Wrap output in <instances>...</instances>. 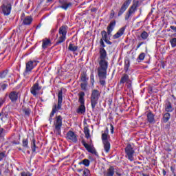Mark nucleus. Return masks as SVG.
<instances>
[{
	"mask_svg": "<svg viewBox=\"0 0 176 176\" xmlns=\"http://www.w3.org/2000/svg\"><path fill=\"white\" fill-rule=\"evenodd\" d=\"M99 67L97 69L98 76L99 78V82L101 86H105L107 82V71L108 69L109 63L105 60L107 58V50L104 48H100L99 50Z\"/></svg>",
	"mask_w": 176,
	"mask_h": 176,
	"instance_id": "nucleus-1",
	"label": "nucleus"
},
{
	"mask_svg": "<svg viewBox=\"0 0 176 176\" xmlns=\"http://www.w3.org/2000/svg\"><path fill=\"white\" fill-rule=\"evenodd\" d=\"M12 5H13V0H3L0 7V12L4 16H9L12 12Z\"/></svg>",
	"mask_w": 176,
	"mask_h": 176,
	"instance_id": "nucleus-2",
	"label": "nucleus"
},
{
	"mask_svg": "<svg viewBox=\"0 0 176 176\" xmlns=\"http://www.w3.org/2000/svg\"><path fill=\"white\" fill-rule=\"evenodd\" d=\"M101 97V92L97 89L92 90L90 97L91 107L92 109H96V107L98 104V100Z\"/></svg>",
	"mask_w": 176,
	"mask_h": 176,
	"instance_id": "nucleus-3",
	"label": "nucleus"
},
{
	"mask_svg": "<svg viewBox=\"0 0 176 176\" xmlns=\"http://www.w3.org/2000/svg\"><path fill=\"white\" fill-rule=\"evenodd\" d=\"M85 94L83 91H80L78 94V102L80 104V105L76 109V113H79V115H83V113H86V107L85 106Z\"/></svg>",
	"mask_w": 176,
	"mask_h": 176,
	"instance_id": "nucleus-4",
	"label": "nucleus"
},
{
	"mask_svg": "<svg viewBox=\"0 0 176 176\" xmlns=\"http://www.w3.org/2000/svg\"><path fill=\"white\" fill-rule=\"evenodd\" d=\"M63 126V118L61 116L56 117L54 122V132L56 135H61V127Z\"/></svg>",
	"mask_w": 176,
	"mask_h": 176,
	"instance_id": "nucleus-5",
	"label": "nucleus"
},
{
	"mask_svg": "<svg viewBox=\"0 0 176 176\" xmlns=\"http://www.w3.org/2000/svg\"><path fill=\"white\" fill-rule=\"evenodd\" d=\"M109 138L110 137L108 135V131H104V133L102 134V141L104 152H106V153H109V151L111 150V143L108 140Z\"/></svg>",
	"mask_w": 176,
	"mask_h": 176,
	"instance_id": "nucleus-6",
	"label": "nucleus"
},
{
	"mask_svg": "<svg viewBox=\"0 0 176 176\" xmlns=\"http://www.w3.org/2000/svg\"><path fill=\"white\" fill-rule=\"evenodd\" d=\"M135 153V151L134 150V147L131 146V144H128L125 148V157L130 162H133L134 160V155Z\"/></svg>",
	"mask_w": 176,
	"mask_h": 176,
	"instance_id": "nucleus-7",
	"label": "nucleus"
},
{
	"mask_svg": "<svg viewBox=\"0 0 176 176\" xmlns=\"http://www.w3.org/2000/svg\"><path fill=\"white\" fill-rule=\"evenodd\" d=\"M36 67V61L35 60H29L26 63L25 69L23 72L24 76H28L32 72V69H34Z\"/></svg>",
	"mask_w": 176,
	"mask_h": 176,
	"instance_id": "nucleus-8",
	"label": "nucleus"
},
{
	"mask_svg": "<svg viewBox=\"0 0 176 176\" xmlns=\"http://www.w3.org/2000/svg\"><path fill=\"white\" fill-rule=\"evenodd\" d=\"M81 144L83 145V146L85 147L87 151L89 152V153H92L93 155H95V156H98V153H97V151H96V148H94L93 143H91H91L89 144L86 143L85 140H82L81 141Z\"/></svg>",
	"mask_w": 176,
	"mask_h": 176,
	"instance_id": "nucleus-9",
	"label": "nucleus"
},
{
	"mask_svg": "<svg viewBox=\"0 0 176 176\" xmlns=\"http://www.w3.org/2000/svg\"><path fill=\"white\" fill-rule=\"evenodd\" d=\"M61 107H63V91H60L58 94V104H55L52 107V111L54 112H58L61 109Z\"/></svg>",
	"mask_w": 176,
	"mask_h": 176,
	"instance_id": "nucleus-10",
	"label": "nucleus"
},
{
	"mask_svg": "<svg viewBox=\"0 0 176 176\" xmlns=\"http://www.w3.org/2000/svg\"><path fill=\"white\" fill-rule=\"evenodd\" d=\"M66 138L69 142H74V144L78 142V135L72 131H69L67 133Z\"/></svg>",
	"mask_w": 176,
	"mask_h": 176,
	"instance_id": "nucleus-11",
	"label": "nucleus"
},
{
	"mask_svg": "<svg viewBox=\"0 0 176 176\" xmlns=\"http://www.w3.org/2000/svg\"><path fill=\"white\" fill-rule=\"evenodd\" d=\"M40 90H42V86L39 85V82L36 81L35 84L30 88V92L32 96H36L39 94Z\"/></svg>",
	"mask_w": 176,
	"mask_h": 176,
	"instance_id": "nucleus-12",
	"label": "nucleus"
},
{
	"mask_svg": "<svg viewBox=\"0 0 176 176\" xmlns=\"http://www.w3.org/2000/svg\"><path fill=\"white\" fill-rule=\"evenodd\" d=\"M124 83H126L128 87H131V80L127 74H124L120 80V85H124Z\"/></svg>",
	"mask_w": 176,
	"mask_h": 176,
	"instance_id": "nucleus-13",
	"label": "nucleus"
},
{
	"mask_svg": "<svg viewBox=\"0 0 176 176\" xmlns=\"http://www.w3.org/2000/svg\"><path fill=\"white\" fill-rule=\"evenodd\" d=\"M130 3H131V0H126L122 4L118 14V17H120V16H122V14H123V13L127 10V8H129Z\"/></svg>",
	"mask_w": 176,
	"mask_h": 176,
	"instance_id": "nucleus-14",
	"label": "nucleus"
},
{
	"mask_svg": "<svg viewBox=\"0 0 176 176\" xmlns=\"http://www.w3.org/2000/svg\"><path fill=\"white\" fill-rule=\"evenodd\" d=\"M59 3L60 4V8L64 9V10H67L68 8L72 6V3L68 1V0H59Z\"/></svg>",
	"mask_w": 176,
	"mask_h": 176,
	"instance_id": "nucleus-15",
	"label": "nucleus"
},
{
	"mask_svg": "<svg viewBox=\"0 0 176 176\" xmlns=\"http://www.w3.org/2000/svg\"><path fill=\"white\" fill-rule=\"evenodd\" d=\"M138 3H140V1H133V5L129 8L128 10V13H129V14L133 16L135 12H137V8L139 6Z\"/></svg>",
	"mask_w": 176,
	"mask_h": 176,
	"instance_id": "nucleus-16",
	"label": "nucleus"
},
{
	"mask_svg": "<svg viewBox=\"0 0 176 176\" xmlns=\"http://www.w3.org/2000/svg\"><path fill=\"white\" fill-rule=\"evenodd\" d=\"M9 98L12 102H16L19 100V92L15 91H11L9 94Z\"/></svg>",
	"mask_w": 176,
	"mask_h": 176,
	"instance_id": "nucleus-17",
	"label": "nucleus"
},
{
	"mask_svg": "<svg viewBox=\"0 0 176 176\" xmlns=\"http://www.w3.org/2000/svg\"><path fill=\"white\" fill-rule=\"evenodd\" d=\"M21 111L23 113V115H25V116H26L27 118H30V116H31V108H30V106H22V109Z\"/></svg>",
	"mask_w": 176,
	"mask_h": 176,
	"instance_id": "nucleus-18",
	"label": "nucleus"
},
{
	"mask_svg": "<svg viewBox=\"0 0 176 176\" xmlns=\"http://www.w3.org/2000/svg\"><path fill=\"white\" fill-rule=\"evenodd\" d=\"M115 25H116V21H111L107 26L108 35H111V34H112V31H113Z\"/></svg>",
	"mask_w": 176,
	"mask_h": 176,
	"instance_id": "nucleus-19",
	"label": "nucleus"
},
{
	"mask_svg": "<svg viewBox=\"0 0 176 176\" xmlns=\"http://www.w3.org/2000/svg\"><path fill=\"white\" fill-rule=\"evenodd\" d=\"M126 30L125 27H122L121 28L116 34H114L113 36V39H118V38H120V36H122V35H123V34H124V31Z\"/></svg>",
	"mask_w": 176,
	"mask_h": 176,
	"instance_id": "nucleus-20",
	"label": "nucleus"
},
{
	"mask_svg": "<svg viewBox=\"0 0 176 176\" xmlns=\"http://www.w3.org/2000/svg\"><path fill=\"white\" fill-rule=\"evenodd\" d=\"M115 175V168L110 166L107 172L104 173V176H113Z\"/></svg>",
	"mask_w": 176,
	"mask_h": 176,
	"instance_id": "nucleus-21",
	"label": "nucleus"
},
{
	"mask_svg": "<svg viewBox=\"0 0 176 176\" xmlns=\"http://www.w3.org/2000/svg\"><path fill=\"white\" fill-rule=\"evenodd\" d=\"M67 32H68V26L63 25L59 28L58 34L60 35L67 36Z\"/></svg>",
	"mask_w": 176,
	"mask_h": 176,
	"instance_id": "nucleus-22",
	"label": "nucleus"
},
{
	"mask_svg": "<svg viewBox=\"0 0 176 176\" xmlns=\"http://www.w3.org/2000/svg\"><path fill=\"white\" fill-rule=\"evenodd\" d=\"M49 46H52V41L49 38H45L43 40L42 47L43 49H47Z\"/></svg>",
	"mask_w": 176,
	"mask_h": 176,
	"instance_id": "nucleus-23",
	"label": "nucleus"
},
{
	"mask_svg": "<svg viewBox=\"0 0 176 176\" xmlns=\"http://www.w3.org/2000/svg\"><path fill=\"white\" fill-rule=\"evenodd\" d=\"M165 111L166 112H173L174 111V107H173L171 102L168 100L166 102Z\"/></svg>",
	"mask_w": 176,
	"mask_h": 176,
	"instance_id": "nucleus-24",
	"label": "nucleus"
},
{
	"mask_svg": "<svg viewBox=\"0 0 176 176\" xmlns=\"http://www.w3.org/2000/svg\"><path fill=\"white\" fill-rule=\"evenodd\" d=\"M69 52H72L75 53V52H78V46L75 45V43H70L68 47Z\"/></svg>",
	"mask_w": 176,
	"mask_h": 176,
	"instance_id": "nucleus-25",
	"label": "nucleus"
},
{
	"mask_svg": "<svg viewBox=\"0 0 176 176\" xmlns=\"http://www.w3.org/2000/svg\"><path fill=\"white\" fill-rule=\"evenodd\" d=\"M65 39H67V36L64 34H59L56 45H60V43H63V42H65Z\"/></svg>",
	"mask_w": 176,
	"mask_h": 176,
	"instance_id": "nucleus-26",
	"label": "nucleus"
},
{
	"mask_svg": "<svg viewBox=\"0 0 176 176\" xmlns=\"http://www.w3.org/2000/svg\"><path fill=\"white\" fill-rule=\"evenodd\" d=\"M101 35H102V39L103 41H107V39H111V35L112 34H108V30H107V32L105 30H102L101 32Z\"/></svg>",
	"mask_w": 176,
	"mask_h": 176,
	"instance_id": "nucleus-27",
	"label": "nucleus"
},
{
	"mask_svg": "<svg viewBox=\"0 0 176 176\" xmlns=\"http://www.w3.org/2000/svg\"><path fill=\"white\" fill-rule=\"evenodd\" d=\"M147 120L148 123H155V115L151 111L147 114Z\"/></svg>",
	"mask_w": 176,
	"mask_h": 176,
	"instance_id": "nucleus-28",
	"label": "nucleus"
},
{
	"mask_svg": "<svg viewBox=\"0 0 176 176\" xmlns=\"http://www.w3.org/2000/svg\"><path fill=\"white\" fill-rule=\"evenodd\" d=\"M32 23V17L28 16L23 19L24 25H30Z\"/></svg>",
	"mask_w": 176,
	"mask_h": 176,
	"instance_id": "nucleus-29",
	"label": "nucleus"
},
{
	"mask_svg": "<svg viewBox=\"0 0 176 176\" xmlns=\"http://www.w3.org/2000/svg\"><path fill=\"white\" fill-rule=\"evenodd\" d=\"M35 142V139L33 138L31 142V149L32 153H35V152H36V148H38V146H36V144Z\"/></svg>",
	"mask_w": 176,
	"mask_h": 176,
	"instance_id": "nucleus-30",
	"label": "nucleus"
},
{
	"mask_svg": "<svg viewBox=\"0 0 176 176\" xmlns=\"http://www.w3.org/2000/svg\"><path fill=\"white\" fill-rule=\"evenodd\" d=\"M129 68H130V60H129V58H126L124 60V71L125 72H129Z\"/></svg>",
	"mask_w": 176,
	"mask_h": 176,
	"instance_id": "nucleus-31",
	"label": "nucleus"
},
{
	"mask_svg": "<svg viewBox=\"0 0 176 176\" xmlns=\"http://www.w3.org/2000/svg\"><path fill=\"white\" fill-rule=\"evenodd\" d=\"M80 79L81 81L83 82H87V80H89V78H87V74H86V72H82L80 74Z\"/></svg>",
	"mask_w": 176,
	"mask_h": 176,
	"instance_id": "nucleus-32",
	"label": "nucleus"
},
{
	"mask_svg": "<svg viewBox=\"0 0 176 176\" xmlns=\"http://www.w3.org/2000/svg\"><path fill=\"white\" fill-rule=\"evenodd\" d=\"M84 133L85 134V138H87L88 140L90 138V129H89L88 126H85L84 127Z\"/></svg>",
	"mask_w": 176,
	"mask_h": 176,
	"instance_id": "nucleus-33",
	"label": "nucleus"
},
{
	"mask_svg": "<svg viewBox=\"0 0 176 176\" xmlns=\"http://www.w3.org/2000/svg\"><path fill=\"white\" fill-rule=\"evenodd\" d=\"M170 113L167 112L166 113L164 114V117H163V121L164 123H167V122H168V120H170Z\"/></svg>",
	"mask_w": 176,
	"mask_h": 176,
	"instance_id": "nucleus-34",
	"label": "nucleus"
},
{
	"mask_svg": "<svg viewBox=\"0 0 176 176\" xmlns=\"http://www.w3.org/2000/svg\"><path fill=\"white\" fill-rule=\"evenodd\" d=\"M79 164H84L86 167H89L90 166V160L84 159L82 162H79Z\"/></svg>",
	"mask_w": 176,
	"mask_h": 176,
	"instance_id": "nucleus-35",
	"label": "nucleus"
},
{
	"mask_svg": "<svg viewBox=\"0 0 176 176\" xmlns=\"http://www.w3.org/2000/svg\"><path fill=\"white\" fill-rule=\"evenodd\" d=\"M148 36H149V34L145 31L142 32L140 34V37L142 39H143V41L148 39Z\"/></svg>",
	"mask_w": 176,
	"mask_h": 176,
	"instance_id": "nucleus-36",
	"label": "nucleus"
},
{
	"mask_svg": "<svg viewBox=\"0 0 176 176\" xmlns=\"http://www.w3.org/2000/svg\"><path fill=\"white\" fill-rule=\"evenodd\" d=\"M22 146H23V148H30V146H28V138L23 139Z\"/></svg>",
	"mask_w": 176,
	"mask_h": 176,
	"instance_id": "nucleus-37",
	"label": "nucleus"
},
{
	"mask_svg": "<svg viewBox=\"0 0 176 176\" xmlns=\"http://www.w3.org/2000/svg\"><path fill=\"white\" fill-rule=\"evenodd\" d=\"M81 89L84 91H87V82H82L80 84Z\"/></svg>",
	"mask_w": 176,
	"mask_h": 176,
	"instance_id": "nucleus-38",
	"label": "nucleus"
},
{
	"mask_svg": "<svg viewBox=\"0 0 176 176\" xmlns=\"http://www.w3.org/2000/svg\"><path fill=\"white\" fill-rule=\"evenodd\" d=\"M172 47H176V38H173L170 40Z\"/></svg>",
	"mask_w": 176,
	"mask_h": 176,
	"instance_id": "nucleus-39",
	"label": "nucleus"
},
{
	"mask_svg": "<svg viewBox=\"0 0 176 176\" xmlns=\"http://www.w3.org/2000/svg\"><path fill=\"white\" fill-rule=\"evenodd\" d=\"M8 75V70H4L3 71L1 74H0V77L3 78H6V76Z\"/></svg>",
	"mask_w": 176,
	"mask_h": 176,
	"instance_id": "nucleus-40",
	"label": "nucleus"
},
{
	"mask_svg": "<svg viewBox=\"0 0 176 176\" xmlns=\"http://www.w3.org/2000/svg\"><path fill=\"white\" fill-rule=\"evenodd\" d=\"M99 43L100 45V49H104L105 47V43H104V40L102 38H100Z\"/></svg>",
	"mask_w": 176,
	"mask_h": 176,
	"instance_id": "nucleus-41",
	"label": "nucleus"
},
{
	"mask_svg": "<svg viewBox=\"0 0 176 176\" xmlns=\"http://www.w3.org/2000/svg\"><path fill=\"white\" fill-rule=\"evenodd\" d=\"M83 175L85 176H90V170L87 168H85L83 171Z\"/></svg>",
	"mask_w": 176,
	"mask_h": 176,
	"instance_id": "nucleus-42",
	"label": "nucleus"
},
{
	"mask_svg": "<svg viewBox=\"0 0 176 176\" xmlns=\"http://www.w3.org/2000/svg\"><path fill=\"white\" fill-rule=\"evenodd\" d=\"M144 58H145V53L142 52V53L139 55L138 59L142 60H144Z\"/></svg>",
	"mask_w": 176,
	"mask_h": 176,
	"instance_id": "nucleus-43",
	"label": "nucleus"
},
{
	"mask_svg": "<svg viewBox=\"0 0 176 176\" xmlns=\"http://www.w3.org/2000/svg\"><path fill=\"white\" fill-rule=\"evenodd\" d=\"M132 14H131L129 12H126V15H125V20L126 21H129V20H130V18L132 17Z\"/></svg>",
	"mask_w": 176,
	"mask_h": 176,
	"instance_id": "nucleus-44",
	"label": "nucleus"
},
{
	"mask_svg": "<svg viewBox=\"0 0 176 176\" xmlns=\"http://www.w3.org/2000/svg\"><path fill=\"white\" fill-rule=\"evenodd\" d=\"M9 116V113L8 112L3 113V117L1 118V122H3V118H8Z\"/></svg>",
	"mask_w": 176,
	"mask_h": 176,
	"instance_id": "nucleus-45",
	"label": "nucleus"
},
{
	"mask_svg": "<svg viewBox=\"0 0 176 176\" xmlns=\"http://www.w3.org/2000/svg\"><path fill=\"white\" fill-rule=\"evenodd\" d=\"M5 156H6V153L5 151L0 153V162L3 160V157H5Z\"/></svg>",
	"mask_w": 176,
	"mask_h": 176,
	"instance_id": "nucleus-46",
	"label": "nucleus"
},
{
	"mask_svg": "<svg viewBox=\"0 0 176 176\" xmlns=\"http://www.w3.org/2000/svg\"><path fill=\"white\" fill-rule=\"evenodd\" d=\"M32 174L30 172H22L21 176H32Z\"/></svg>",
	"mask_w": 176,
	"mask_h": 176,
	"instance_id": "nucleus-47",
	"label": "nucleus"
},
{
	"mask_svg": "<svg viewBox=\"0 0 176 176\" xmlns=\"http://www.w3.org/2000/svg\"><path fill=\"white\" fill-rule=\"evenodd\" d=\"M90 80L91 85H94V74H91L90 76Z\"/></svg>",
	"mask_w": 176,
	"mask_h": 176,
	"instance_id": "nucleus-48",
	"label": "nucleus"
},
{
	"mask_svg": "<svg viewBox=\"0 0 176 176\" xmlns=\"http://www.w3.org/2000/svg\"><path fill=\"white\" fill-rule=\"evenodd\" d=\"M6 87H8V84H2L1 85V89L3 91L6 90Z\"/></svg>",
	"mask_w": 176,
	"mask_h": 176,
	"instance_id": "nucleus-49",
	"label": "nucleus"
},
{
	"mask_svg": "<svg viewBox=\"0 0 176 176\" xmlns=\"http://www.w3.org/2000/svg\"><path fill=\"white\" fill-rule=\"evenodd\" d=\"M3 131H5L4 129H0V138H2V137H3Z\"/></svg>",
	"mask_w": 176,
	"mask_h": 176,
	"instance_id": "nucleus-50",
	"label": "nucleus"
},
{
	"mask_svg": "<svg viewBox=\"0 0 176 176\" xmlns=\"http://www.w3.org/2000/svg\"><path fill=\"white\" fill-rule=\"evenodd\" d=\"M114 16H115V11L112 10L110 14V19H113Z\"/></svg>",
	"mask_w": 176,
	"mask_h": 176,
	"instance_id": "nucleus-51",
	"label": "nucleus"
},
{
	"mask_svg": "<svg viewBox=\"0 0 176 176\" xmlns=\"http://www.w3.org/2000/svg\"><path fill=\"white\" fill-rule=\"evenodd\" d=\"M144 43H144V42H141V43H140L137 45L135 50H138V49H140V47H141V45H144Z\"/></svg>",
	"mask_w": 176,
	"mask_h": 176,
	"instance_id": "nucleus-52",
	"label": "nucleus"
},
{
	"mask_svg": "<svg viewBox=\"0 0 176 176\" xmlns=\"http://www.w3.org/2000/svg\"><path fill=\"white\" fill-rule=\"evenodd\" d=\"M56 31H57L56 29H52V30H51V35L52 36H54V34H56Z\"/></svg>",
	"mask_w": 176,
	"mask_h": 176,
	"instance_id": "nucleus-53",
	"label": "nucleus"
},
{
	"mask_svg": "<svg viewBox=\"0 0 176 176\" xmlns=\"http://www.w3.org/2000/svg\"><path fill=\"white\" fill-rule=\"evenodd\" d=\"M5 102V100L1 98L0 99V108L3 105V103Z\"/></svg>",
	"mask_w": 176,
	"mask_h": 176,
	"instance_id": "nucleus-54",
	"label": "nucleus"
},
{
	"mask_svg": "<svg viewBox=\"0 0 176 176\" xmlns=\"http://www.w3.org/2000/svg\"><path fill=\"white\" fill-rule=\"evenodd\" d=\"M109 39H110V38H107V40L104 41V42H105L106 43H107V45H112V42H111V41H109Z\"/></svg>",
	"mask_w": 176,
	"mask_h": 176,
	"instance_id": "nucleus-55",
	"label": "nucleus"
},
{
	"mask_svg": "<svg viewBox=\"0 0 176 176\" xmlns=\"http://www.w3.org/2000/svg\"><path fill=\"white\" fill-rule=\"evenodd\" d=\"M170 29L176 32V26H170Z\"/></svg>",
	"mask_w": 176,
	"mask_h": 176,
	"instance_id": "nucleus-56",
	"label": "nucleus"
},
{
	"mask_svg": "<svg viewBox=\"0 0 176 176\" xmlns=\"http://www.w3.org/2000/svg\"><path fill=\"white\" fill-rule=\"evenodd\" d=\"M111 134H113V130H114V129L115 128H113V125H112V124H111Z\"/></svg>",
	"mask_w": 176,
	"mask_h": 176,
	"instance_id": "nucleus-57",
	"label": "nucleus"
},
{
	"mask_svg": "<svg viewBox=\"0 0 176 176\" xmlns=\"http://www.w3.org/2000/svg\"><path fill=\"white\" fill-rule=\"evenodd\" d=\"M56 113V111H54V110L52 111L50 117L53 118V116H54V114Z\"/></svg>",
	"mask_w": 176,
	"mask_h": 176,
	"instance_id": "nucleus-58",
	"label": "nucleus"
},
{
	"mask_svg": "<svg viewBox=\"0 0 176 176\" xmlns=\"http://www.w3.org/2000/svg\"><path fill=\"white\" fill-rule=\"evenodd\" d=\"M54 0H47V3H53Z\"/></svg>",
	"mask_w": 176,
	"mask_h": 176,
	"instance_id": "nucleus-59",
	"label": "nucleus"
},
{
	"mask_svg": "<svg viewBox=\"0 0 176 176\" xmlns=\"http://www.w3.org/2000/svg\"><path fill=\"white\" fill-rule=\"evenodd\" d=\"M12 144H14L15 145H19V144H20V142H19L13 141Z\"/></svg>",
	"mask_w": 176,
	"mask_h": 176,
	"instance_id": "nucleus-60",
	"label": "nucleus"
},
{
	"mask_svg": "<svg viewBox=\"0 0 176 176\" xmlns=\"http://www.w3.org/2000/svg\"><path fill=\"white\" fill-rule=\"evenodd\" d=\"M49 120H50V123H52V122H53V117L50 116Z\"/></svg>",
	"mask_w": 176,
	"mask_h": 176,
	"instance_id": "nucleus-61",
	"label": "nucleus"
},
{
	"mask_svg": "<svg viewBox=\"0 0 176 176\" xmlns=\"http://www.w3.org/2000/svg\"><path fill=\"white\" fill-rule=\"evenodd\" d=\"M148 93H152V87H150L149 89H148Z\"/></svg>",
	"mask_w": 176,
	"mask_h": 176,
	"instance_id": "nucleus-62",
	"label": "nucleus"
},
{
	"mask_svg": "<svg viewBox=\"0 0 176 176\" xmlns=\"http://www.w3.org/2000/svg\"><path fill=\"white\" fill-rule=\"evenodd\" d=\"M142 175L143 176H149L148 175H146V174H144V173H142Z\"/></svg>",
	"mask_w": 176,
	"mask_h": 176,
	"instance_id": "nucleus-63",
	"label": "nucleus"
},
{
	"mask_svg": "<svg viewBox=\"0 0 176 176\" xmlns=\"http://www.w3.org/2000/svg\"><path fill=\"white\" fill-rule=\"evenodd\" d=\"M3 112L0 113V117L3 116Z\"/></svg>",
	"mask_w": 176,
	"mask_h": 176,
	"instance_id": "nucleus-64",
	"label": "nucleus"
}]
</instances>
